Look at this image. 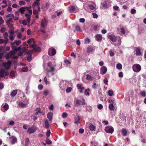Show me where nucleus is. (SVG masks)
Returning a JSON list of instances; mask_svg holds the SVG:
<instances>
[{"instance_id": "f257e3e1", "label": "nucleus", "mask_w": 146, "mask_h": 146, "mask_svg": "<svg viewBox=\"0 0 146 146\" xmlns=\"http://www.w3.org/2000/svg\"><path fill=\"white\" fill-rule=\"evenodd\" d=\"M14 43L12 42L11 43V46L12 49L15 51H19L18 54L19 56L22 55L23 54H25L27 53L29 54H30L32 52L31 51H29V52H27V49L26 47H23L22 49H21L20 47L17 48L16 46L14 45Z\"/></svg>"}, {"instance_id": "f03ea898", "label": "nucleus", "mask_w": 146, "mask_h": 146, "mask_svg": "<svg viewBox=\"0 0 146 146\" xmlns=\"http://www.w3.org/2000/svg\"><path fill=\"white\" fill-rule=\"evenodd\" d=\"M55 70V66H53L51 63H48V64L47 67V71L48 73L50 74V75H53L54 73L53 72Z\"/></svg>"}, {"instance_id": "7ed1b4c3", "label": "nucleus", "mask_w": 146, "mask_h": 146, "mask_svg": "<svg viewBox=\"0 0 146 146\" xmlns=\"http://www.w3.org/2000/svg\"><path fill=\"white\" fill-rule=\"evenodd\" d=\"M15 52L14 51H11L9 53H7L6 55V59H8L9 58L15 59H17L18 56H15Z\"/></svg>"}, {"instance_id": "20e7f679", "label": "nucleus", "mask_w": 146, "mask_h": 146, "mask_svg": "<svg viewBox=\"0 0 146 146\" xmlns=\"http://www.w3.org/2000/svg\"><path fill=\"white\" fill-rule=\"evenodd\" d=\"M74 105L76 106L84 105L85 104V101L84 100H82L76 99L74 101Z\"/></svg>"}, {"instance_id": "39448f33", "label": "nucleus", "mask_w": 146, "mask_h": 146, "mask_svg": "<svg viewBox=\"0 0 146 146\" xmlns=\"http://www.w3.org/2000/svg\"><path fill=\"white\" fill-rule=\"evenodd\" d=\"M132 68L134 72H138L141 70V68L139 64H136L133 65Z\"/></svg>"}, {"instance_id": "423d86ee", "label": "nucleus", "mask_w": 146, "mask_h": 146, "mask_svg": "<svg viewBox=\"0 0 146 146\" xmlns=\"http://www.w3.org/2000/svg\"><path fill=\"white\" fill-rule=\"evenodd\" d=\"M68 82L66 81H61L60 82V87L62 90H64L67 86Z\"/></svg>"}, {"instance_id": "0eeeda50", "label": "nucleus", "mask_w": 146, "mask_h": 146, "mask_svg": "<svg viewBox=\"0 0 146 146\" xmlns=\"http://www.w3.org/2000/svg\"><path fill=\"white\" fill-rule=\"evenodd\" d=\"M56 49L53 47L50 48L48 50V54L50 56H54L56 54Z\"/></svg>"}, {"instance_id": "6e6552de", "label": "nucleus", "mask_w": 146, "mask_h": 146, "mask_svg": "<svg viewBox=\"0 0 146 146\" xmlns=\"http://www.w3.org/2000/svg\"><path fill=\"white\" fill-rule=\"evenodd\" d=\"M69 11L70 13L76 12L78 11V9L76 6H70L68 7Z\"/></svg>"}, {"instance_id": "1a4fd4ad", "label": "nucleus", "mask_w": 146, "mask_h": 146, "mask_svg": "<svg viewBox=\"0 0 146 146\" xmlns=\"http://www.w3.org/2000/svg\"><path fill=\"white\" fill-rule=\"evenodd\" d=\"M105 130L107 133H112L114 131L113 128V127L111 126H107L105 128Z\"/></svg>"}, {"instance_id": "9d476101", "label": "nucleus", "mask_w": 146, "mask_h": 146, "mask_svg": "<svg viewBox=\"0 0 146 146\" xmlns=\"http://www.w3.org/2000/svg\"><path fill=\"white\" fill-rule=\"evenodd\" d=\"M2 65L4 66L7 69H9L11 66V63L10 61H7V62H3L2 63Z\"/></svg>"}, {"instance_id": "9b49d317", "label": "nucleus", "mask_w": 146, "mask_h": 146, "mask_svg": "<svg viewBox=\"0 0 146 146\" xmlns=\"http://www.w3.org/2000/svg\"><path fill=\"white\" fill-rule=\"evenodd\" d=\"M7 17H9V19L7 20V23H11L13 22L12 20L14 17V15L12 14H9L7 15Z\"/></svg>"}, {"instance_id": "f8f14e48", "label": "nucleus", "mask_w": 146, "mask_h": 146, "mask_svg": "<svg viewBox=\"0 0 146 146\" xmlns=\"http://www.w3.org/2000/svg\"><path fill=\"white\" fill-rule=\"evenodd\" d=\"M9 106L7 103L3 104L1 106V110L5 112L7 111L9 109Z\"/></svg>"}, {"instance_id": "ddd939ff", "label": "nucleus", "mask_w": 146, "mask_h": 146, "mask_svg": "<svg viewBox=\"0 0 146 146\" xmlns=\"http://www.w3.org/2000/svg\"><path fill=\"white\" fill-rule=\"evenodd\" d=\"M36 127H31L29 128L27 130V132L29 134L34 133L36 130Z\"/></svg>"}, {"instance_id": "4468645a", "label": "nucleus", "mask_w": 146, "mask_h": 146, "mask_svg": "<svg viewBox=\"0 0 146 146\" xmlns=\"http://www.w3.org/2000/svg\"><path fill=\"white\" fill-rule=\"evenodd\" d=\"M107 71L106 67L104 66H102L100 69V73L102 75L105 74Z\"/></svg>"}, {"instance_id": "2eb2a0df", "label": "nucleus", "mask_w": 146, "mask_h": 146, "mask_svg": "<svg viewBox=\"0 0 146 146\" xmlns=\"http://www.w3.org/2000/svg\"><path fill=\"white\" fill-rule=\"evenodd\" d=\"M32 7L33 9H36V8L38 9V11H40V9L38 3L36 2H35L33 4Z\"/></svg>"}, {"instance_id": "dca6fc26", "label": "nucleus", "mask_w": 146, "mask_h": 146, "mask_svg": "<svg viewBox=\"0 0 146 146\" xmlns=\"http://www.w3.org/2000/svg\"><path fill=\"white\" fill-rule=\"evenodd\" d=\"M31 46L32 48H34V49L33 50H31L33 51L34 50L37 52L40 51V47H36V46L35 44H32L31 45Z\"/></svg>"}, {"instance_id": "f3484780", "label": "nucleus", "mask_w": 146, "mask_h": 146, "mask_svg": "<svg viewBox=\"0 0 146 146\" xmlns=\"http://www.w3.org/2000/svg\"><path fill=\"white\" fill-rule=\"evenodd\" d=\"M96 40L98 41H101L102 39V36L101 34H97L95 36Z\"/></svg>"}, {"instance_id": "a211bd4d", "label": "nucleus", "mask_w": 146, "mask_h": 146, "mask_svg": "<svg viewBox=\"0 0 146 146\" xmlns=\"http://www.w3.org/2000/svg\"><path fill=\"white\" fill-rule=\"evenodd\" d=\"M108 37L112 42H115L117 38L116 36L113 35H110L108 36Z\"/></svg>"}, {"instance_id": "6ab92c4d", "label": "nucleus", "mask_w": 146, "mask_h": 146, "mask_svg": "<svg viewBox=\"0 0 146 146\" xmlns=\"http://www.w3.org/2000/svg\"><path fill=\"white\" fill-rule=\"evenodd\" d=\"M47 25V21L45 19L42 20L41 23V27L43 28H44Z\"/></svg>"}, {"instance_id": "aec40b11", "label": "nucleus", "mask_w": 146, "mask_h": 146, "mask_svg": "<svg viewBox=\"0 0 146 146\" xmlns=\"http://www.w3.org/2000/svg\"><path fill=\"white\" fill-rule=\"evenodd\" d=\"M29 101L28 100H26V102L25 103H23L22 102H20L19 103L18 105L20 106L21 108H24L28 104Z\"/></svg>"}, {"instance_id": "412c9836", "label": "nucleus", "mask_w": 146, "mask_h": 146, "mask_svg": "<svg viewBox=\"0 0 146 146\" xmlns=\"http://www.w3.org/2000/svg\"><path fill=\"white\" fill-rule=\"evenodd\" d=\"M26 9L25 7H22L20 8L18 10V11L23 14L24 13V12Z\"/></svg>"}, {"instance_id": "4be33fe9", "label": "nucleus", "mask_w": 146, "mask_h": 146, "mask_svg": "<svg viewBox=\"0 0 146 146\" xmlns=\"http://www.w3.org/2000/svg\"><path fill=\"white\" fill-rule=\"evenodd\" d=\"M86 79L88 81H91L94 79V78L90 75L87 74L86 75Z\"/></svg>"}, {"instance_id": "5701e85b", "label": "nucleus", "mask_w": 146, "mask_h": 146, "mask_svg": "<svg viewBox=\"0 0 146 146\" xmlns=\"http://www.w3.org/2000/svg\"><path fill=\"white\" fill-rule=\"evenodd\" d=\"M27 50H28L27 52H29V51H32V52L30 54H29L27 53H26L25 54H23L22 55H24L26 54H29L30 55L29 56H28L27 57V60H28V61H30L32 59V56H31V55L30 54H31V53H32V52H33V51L32 50H28V49H27Z\"/></svg>"}, {"instance_id": "b1692460", "label": "nucleus", "mask_w": 146, "mask_h": 146, "mask_svg": "<svg viewBox=\"0 0 146 146\" xmlns=\"http://www.w3.org/2000/svg\"><path fill=\"white\" fill-rule=\"evenodd\" d=\"M53 116V113L51 112H49L47 115V117L50 121L52 120V117Z\"/></svg>"}, {"instance_id": "393cba45", "label": "nucleus", "mask_w": 146, "mask_h": 146, "mask_svg": "<svg viewBox=\"0 0 146 146\" xmlns=\"http://www.w3.org/2000/svg\"><path fill=\"white\" fill-rule=\"evenodd\" d=\"M11 139H12L11 143L12 144H14L17 142V138L15 137L12 136L11 137Z\"/></svg>"}, {"instance_id": "a878e982", "label": "nucleus", "mask_w": 146, "mask_h": 146, "mask_svg": "<svg viewBox=\"0 0 146 146\" xmlns=\"http://www.w3.org/2000/svg\"><path fill=\"white\" fill-rule=\"evenodd\" d=\"M136 51V54L137 55H140L141 54V53L140 52V49L138 48H137L135 49Z\"/></svg>"}, {"instance_id": "bb28decb", "label": "nucleus", "mask_w": 146, "mask_h": 146, "mask_svg": "<svg viewBox=\"0 0 146 146\" xmlns=\"http://www.w3.org/2000/svg\"><path fill=\"white\" fill-rule=\"evenodd\" d=\"M17 90H13L11 93V96L12 97L15 96L17 93Z\"/></svg>"}, {"instance_id": "cd10ccee", "label": "nucleus", "mask_w": 146, "mask_h": 146, "mask_svg": "<svg viewBox=\"0 0 146 146\" xmlns=\"http://www.w3.org/2000/svg\"><path fill=\"white\" fill-rule=\"evenodd\" d=\"M25 16L26 18H27V21L28 23H29L31 20V15L28 14H26Z\"/></svg>"}, {"instance_id": "c85d7f7f", "label": "nucleus", "mask_w": 146, "mask_h": 146, "mask_svg": "<svg viewBox=\"0 0 146 146\" xmlns=\"http://www.w3.org/2000/svg\"><path fill=\"white\" fill-rule=\"evenodd\" d=\"M31 8V6L25 7L26 9L28 11V13L29 14V15H31L32 13V11L30 9Z\"/></svg>"}, {"instance_id": "c756f323", "label": "nucleus", "mask_w": 146, "mask_h": 146, "mask_svg": "<svg viewBox=\"0 0 146 146\" xmlns=\"http://www.w3.org/2000/svg\"><path fill=\"white\" fill-rule=\"evenodd\" d=\"M27 42L29 44H30L32 42L33 44H34L35 42L34 39L33 38H31L28 40Z\"/></svg>"}, {"instance_id": "7c9ffc66", "label": "nucleus", "mask_w": 146, "mask_h": 146, "mask_svg": "<svg viewBox=\"0 0 146 146\" xmlns=\"http://www.w3.org/2000/svg\"><path fill=\"white\" fill-rule=\"evenodd\" d=\"M108 102L110 103V104H112L114 105L116 104L115 101V99L113 98L110 99L109 101Z\"/></svg>"}, {"instance_id": "2f4dec72", "label": "nucleus", "mask_w": 146, "mask_h": 146, "mask_svg": "<svg viewBox=\"0 0 146 146\" xmlns=\"http://www.w3.org/2000/svg\"><path fill=\"white\" fill-rule=\"evenodd\" d=\"M114 104H110L109 106V108L110 110L111 111H113L115 109L114 106Z\"/></svg>"}, {"instance_id": "473e14b6", "label": "nucleus", "mask_w": 146, "mask_h": 146, "mask_svg": "<svg viewBox=\"0 0 146 146\" xmlns=\"http://www.w3.org/2000/svg\"><path fill=\"white\" fill-rule=\"evenodd\" d=\"M89 128L91 131H95L96 129V127L92 124H91L89 126Z\"/></svg>"}, {"instance_id": "72a5a7b5", "label": "nucleus", "mask_w": 146, "mask_h": 146, "mask_svg": "<svg viewBox=\"0 0 146 146\" xmlns=\"http://www.w3.org/2000/svg\"><path fill=\"white\" fill-rule=\"evenodd\" d=\"M77 87L78 88L80 89H84V88L83 86V85L82 84H78L77 85Z\"/></svg>"}, {"instance_id": "f704fd0d", "label": "nucleus", "mask_w": 146, "mask_h": 146, "mask_svg": "<svg viewBox=\"0 0 146 146\" xmlns=\"http://www.w3.org/2000/svg\"><path fill=\"white\" fill-rule=\"evenodd\" d=\"M94 49L91 46L88 47L87 50L88 52H92L94 51Z\"/></svg>"}, {"instance_id": "c9c22d12", "label": "nucleus", "mask_w": 146, "mask_h": 146, "mask_svg": "<svg viewBox=\"0 0 146 146\" xmlns=\"http://www.w3.org/2000/svg\"><path fill=\"white\" fill-rule=\"evenodd\" d=\"M94 5H95V4L93 3V4H89L88 6L90 9L91 10H93L95 9Z\"/></svg>"}, {"instance_id": "e433bc0d", "label": "nucleus", "mask_w": 146, "mask_h": 146, "mask_svg": "<svg viewBox=\"0 0 146 146\" xmlns=\"http://www.w3.org/2000/svg\"><path fill=\"white\" fill-rule=\"evenodd\" d=\"M122 133L124 136H126L127 135V131L125 129H123L122 130Z\"/></svg>"}, {"instance_id": "4c0bfd02", "label": "nucleus", "mask_w": 146, "mask_h": 146, "mask_svg": "<svg viewBox=\"0 0 146 146\" xmlns=\"http://www.w3.org/2000/svg\"><path fill=\"white\" fill-rule=\"evenodd\" d=\"M41 111L40 108H36V112L35 113V115H37L40 113Z\"/></svg>"}, {"instance_id": "58836bf2", "label": "nucleus", "mask_w": 146, "mask_h": 146, "mask_svg": "<svg viewBox=\"0 0 146 146\" xmlns=\"http://www.w3.org/2000/svg\"><path fill=\"white\" fill-rule=\"evenodd\" d=\"M90 91L89 89L88 88L85 90L84 91L85 94L86 96H89L90 95L89 92Z\"/></svg>"}, {"instance_id": "ea45409f", "label": "nucleus", "mask_w": 146, "mask_h": 146, "mask_svg": "<svg viewBox=\"0 0 146 146\" xmlns=\"http://www.w3.org/2000/svg\"><path fill=\"white\" fill-rule=\"evenodd\" d=\"M9 33L10 34V35H13L14 34V29H10L8 31Z\"/></svg>"}, {"instance_id": "a19ab883", "label": "nucleus", "mask_w": 146, "mask_h": 146, "mask_svg": "<svg viewBox=\"0 0 146 146\" xmlns=\"http://www.w3.org/2000/svg\"><path fill=\"white\" fill-rule=\"evenodd\" d=\"M7 42V40H4L1 38H0V44H2L4 43H5L6 44Z\"/></svg>"}, {"instance_id": "79ce46f5", "label": "nucleus", "mask_w": 146, "mask_h": 146, "mask_svg": "<svg viewBox=\"0 0 146 146\" xmlns=\"http://www.w3.org/2000/svg\"><path fill=\"white\" fill-rule=\"evenodd\" d=\"M79 120L80 118L78 117L75 118L74 123L76 124H78L79 123Z\"/></svg>"}, {"instance_id": "37998d69", "label": "nucleus", "mask_w": 146, "mask_h": 146, "mask_svg": "<svg viewBox=\"0 0 146 146\" xmlns=\"http://www.w3.org/2000/svg\"><path fill=\"white\" fill-rule=\"evenodd\" d=\"M44 123L45 124V127L47 129L49 127V123L48 120H45Z\"/></svg>"}, {"instance_id": "c03bdc74", "label": "nucleus", "mask_w": 146, "mask_h": 146, "mask_svg": "<svg viewBox=\"0 0 146 146\" xmlns=\"http://www.w3.org/2000/svg\"><path fill=\"white\" fill-rule=\"evenodd\" d=\"M108 95L110 96H111L113 95V92L111 90H109L108 92Z\"/></svg>"}, {"instance_id": "a18cd8bd", "label": "nucleus", "mask_w": 146, "mask_h": 146, "mask_svg": "<svg viewBox=\"0 0 146 146\" xmlns=\"http://www.w3.org/2000/svg\"><path fill=\"white\" fill-rule=\"evenodd\" d=\"M21 41L19 40H15V42L13 43H14V44H16V45L18 46L21 43Z\"/></svg>"}, {"instance_id": "49530a36", "label": "nucleus", "mask_w": 146, "mask_h": 146, "mask_svg": "<svg viewBox=\"0 0 146 146\" xmlns=\"http://www.w3.org/2000/svg\"><path fill=\"white\" fill-rule=\"evenodd\" d=\"M116 68L118 69H121L122 68V65L120 63L116 65Z\"/></svg>"}, {"instance_id": "de8ad7c7", "label": "nucleus", "mask_w": 146, "mask_h": 146, "mask_svg": "<svg viewBox=\"0 0 146 146\" xmlns=\"http://www.w3.org/2000/svg\"><path fill=\"white\" fill-rule=\"evenodd\" d=\"M40 11H38V9H34L33 11V14L35 15L37 14Z\"/></svg>"}, {"instance_id": "09e8293b", "label": "nucleus", "mask_w": 146, "mask_h": 146, "mask_svg": "<svg viewBox=\"0 0 146 146\" xmlns=\"http://www.w3.org/2000/svg\"><path fill=\"white\" fill-rule=\"evenodd\" d=\"M21 71L23 72H25L27 71L28 69L27 67H24L21 68Z\"/></svg>"}, {"instance_id": "8fccbe9b", "label": "nucleus", "mask_w": 146, "mask_h": 146, "mask_svg": "<svg viewBox=\"0 0 146 146\" xmlns=\"http://www.w3.org/2000/svg\"><path fill=\"white\" fill-rule=\"evenodd\" d=\"M90 42V40L88 38H87L85 39L84 43L85 44H88Z\"/></svg>"}, {"instance_id": "3c124183", "label": "nucleus", "mask_w": 146, "mask_h": 146, "mask_svg": "<svg viewBox=\"0 0 146 146\" xmlns=\"http://www.w3.org/2000/svg\"><path fill=\"white\" fill-rule=\"evenodd\" d=\"M25 146H28V145L30 141L29 139V138H27L25 139Z\"/></svg>"}, {"instance_id": "603ef678", "label": "nucleus", "mask_w": 146, "mask_h": 146, "mask_svg": "<svg viewBox=\"0 0 146 146\" xmlns=\"http://www.w3.org/2000/svg\"><path fill=\"white\" fill-rule=\"evenodd\" d=\"M10 77L11 78H13L15 77V75L14 72L13 71L11 72L10 74Z\"/></svg>"}, {"instance_id": "864d4df0", "label": "nucleus", "mask_w": 146, "mask_h": 146, "mask_svg": "<svg viewBox=\"0 0 146 146\" xmlns=\"http://www.w3.org/2000/svg\"><path fill=\"white\" fill-rule=\"evenodd\" d=\"M9 27L10 28V29H14L13 27V25L11 23H7Z\"/></svg>"}, {"instance_id": "5fc2aeb1", "label": "nucleus", "mask_w": 146, "mask_h": 146, "mask_svg": "<svg viewBox=\"0 0 146 146\" xmlns=\"http://www.w3.org/2000/svg\"><path fill=\"white\" fill-rule=\"evenodd\" d=\"M17 37L19 39L21 38L22 37V34L21 33H18L17 35Z\"/></svg>"}, {"instance_id": "6e6d98bb", "label": "nucleus", "mask_w": 146, "mask_h": 146, "mask_svg": "<svg viewBox=\"0 0 146 146\" xmlns=\"http://www.w3.org/2000/svg\"><path fill=\"white\" fill-rule=\"evenodd\" d=\"M136 12V11L135 9H132L131 10V13L133 14H135Z\"/></svg>"}, {"instance_id": "4d7b16f0", "label": "nucleus", "mask_w": 146, "mask_h": 146, "mask_svg": "<svg viewBox=\"0 0 146 146\" xmlns=\"http://www.w3.org/2000/svg\"><path fill=\"white\" fill-rule=\"evenodd\" d=\"M49 94V92L48 90H46L44 91L43 92V94L46 96L48 95Z\"/></svg>"}, {"instance_id": "13d9d810", "label": "nucleus", "mask_w": 146, "mask_h": 146, "mask_svg": "<svg viewBox=\"0 0 146 146\" xmlns=\"http://www.w3.org/2000/svg\"><path fill=\"white\" fill-rule=\"evenodd\" d=\"M72 90V88L70 87H68L66 90V92L67 93H69Z\"/></svg>"}, {"instance_id": "bf43d9fd", "label": "nucleus", "mask_w": 146, "mask_h": 146, "mask_svg": "<svg viewBox=\"0 0 146 146\" xmlns=\"http://www.w3.org/2000/svg\"><path fill=\"white\" fill-rule=\"evenodd\" d=\"M51 132L50 130L48 131L46 133V136L47 138H48L50 136Z\"/></svg>"}, {"instance_id": "052dcab7", "label": "nucleus", "mask_w": 146, "mask_h": 146, "mask_svg": "<svg viewBox=\"0 0 146 146\" xmlns=\"http://www.w3.org/2000/svg\"><path fill=\"white\" fill-rule=\"evenodd\" d=\"M62 117L64 118H66L67 117V114L65 112L63 113L62 115Z\"/></svg>"}, {"instance_id": "680f3d73", "label": "nucleus", "mask_w": 146, "mask_h": 146, "mask_svg": "<svg viewBox=\"0 0 146 146\" xmlns=\"http://www.w3.org/2000/svg\"><path fill=\"white\" fill-rule=\"evenodd\" d=\"M46 143L48 144H50L51 143L52 141L48 139H47L46 141Z\"/></svg>"}, {"instance_id": "e2e57ef3", "label": "nucleus", "mask_w": 146, "mask_h": 146, "mask_svg": "<svg viewBox=\"0 0 146 146\" xmlns=\"http://www.w3.org/2000/svg\"><path fill=\"white\" fill-rule=\"evenodd\" d=\"M3 36L4 37V38L6 39V40H8V33H7L6 32L5 33L3 34Z\"/></svg>"}, {"instance_id": "0e129e2a", "label": "nucleus", "mask_w": 146, "mask_h": 146, "mask_svg": "<svg viewBox=\"0 0 146 146\" xmlns=\"http://www.w3.org/2000/svg\"><path fill=\"white\" fill-rule=\"evenodd\" d=\"M19 4L20 5H25V2L24 1H19Z\"/></svg>"}, {"instance_id": "69168bd1", "label": "nucleus", "mask_w": 146, "mask_h": 146, "mask_svg": "<svg viewBox=\"0 0 146 146\" xmlns=\"http://www.w3.org/2000/svg\"><path fill=\"white\" fill-rule=\"evenodd\" d=\"M44 81L45 82L46 84H49V81H47V78L46 77H45L44 78Z\"/></svg>"}, {"instance_id": "338daca9", "label": "nucleus", "mask_w": 146, "mask_h": 146, "mask_svg": "<svg viewBox=\"0 0 146 146\" xmlns=\"http://www.w3.org/2000/svg\"><path fill=\"white\" fill-rule=\"evenodd\" d=\"M92 15L93 16V17L94 18H97L98 17V15L95 13H92Z\"/></svg>"}, {"instance_id": "774afa93", "label": "nucleus", "mask_w": 146, "mask_h": 146, "mask_svg": "<svg viewBox=\"0 0 146 146\" xmlns=\"http://www.w3.org/2000/svg\"><path fill=\"white\" fill-rule=\"evenodd\" d=\"M104 82L106 85H108V80L107 78H105L104 79Z\"/></svg>"}]
</instances>
